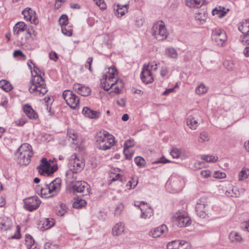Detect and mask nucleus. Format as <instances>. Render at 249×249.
<instances>
[{
    "mask_svg": "<svg viewBox=\"0 0 249 249\" xmlns=\"http://www.w3.org/2000/svg\"><path fill=\"white\" fill-rule=\"evenodd\" d=\"M34 67V71L31 72L32 78L29 91L30 93L36 95L42 96L47 93L48 89L44 79L41 75V71L35 65Z\"/></svg>",
    "mask_w": 249,
    "mask_h": 249,
    "instance_id": "1",
    "label": "nucleus"
},
{
    "mask_svg": "<svg viewBox=\"0 0 249 249\" xmlns=\"http://www.w3.org/2000/svg\"><path fill=\"white\" fill-rule=\"evenodd\" d=\"M70 170L66 173V176L69 182H72L76 177L72 176V178H71L72 174H77L81 171L85 166V160L81 156H79L76 153L73 154L69 160Z\"/></svg>",
    "mask_w": 249,
    "mask_h": 249,
    "instance_id": "2",
    "label": "nucleus"
},
{
    "mask_svg": "<svg viewBox=\"0 0 249 249\" xmlns=\"http://www.w3.org/2000/svg\"><path fill=\"white\" fill-rule=\"evenodd\" d=\"M15 155L19 164L27 165L30 162L33 155L32 146L28 143H23L17 150Z\"/></svg>",
    "mask_w": 249,
    "mask_h": 249,
    "instance_id": "3",
    "label": "nucleus"
},
{
    "mask_svg": "<svg viewBox=\"0 0 249 249\" xmlns=\"http://www.w3.org/2000/svg\"><path fill=\"white\" fill-rule=\"evenodd\" d=\"M96 140L97 147L103 150L110 149L115 143L114 136L106 131L98 133Z\"/></svg>",
    "mask_w": 249,
    "mask_h": 249,
    "instance_id": "4",
    "label": "nucleus"
},
{
    "mask_svg": "<svg viewBox=\"0 0 249 249\" xmlns=\"http://www.w3.org/2000/svg\"><path fill=\"white\" fill-rule=\"evenodd\" d=\"M61 180L57 178L41 189V194L45 197H53L56 195L61 188Z\"/></svg>",
    "mask_w": 249,
    "mask_h": 249,
    "instance_id": "5",
    "label": "nucleus"
},
{
    "mask_svg": "<svg viewBox=\"0 0 249 249\" xmlns=\"http://www.w3.org/2000/svg\"><path fill=\"white\" fill-rule=\"evenodd\" d=\"M185 183V179L182 176L173 174L170 178L167 186L168 189L171 188L172 193H176L183 189Z\"/></svg>",
    "mask_w": 249,
    "mask_h": 249,
    "instance_id": "6",
    "label": "nucleus"
},
{
    "mask_svg": "<svg viewBox=\"0 0 249 249\" xmlns=\"http://www.w3.org/2000/svg\"><path fill=\"white\" fill-rule=\"evenodd\" d=\"M152 35L159 41L166 39L168 33L164 22L160 21L155 23L152 28Z\"/></svg>",
    "mask_w": 249,
    "mask_h": 249,
    "instance_id": "7",
    "label": "nucleus"
},
{
    "mask_svg": "<svg viewBox=\"0 0 249 249\" xmlns=\"http://www.w3.org/2000/svg\"><path fill=\"white\" fill-rule=\"evenodd\" d=\"M173 220L179 227H185L191 223L190 218L184 212H178L173 216Z\"/></svg>",
    "mask_w": 249,
    "mask_h": 249,
    "instance_id": "8",
    "label": "nucleus"
},
{
    "mask_svg": "<svg viewBox=\"0 0 249 249\" xmlns=\"http://www.w3.org/2000/svg\"><path fill=\"white\" fill-rule=\"evenodd\" d=\"M62 96L68 105L73 109H75L79 105V98L71 90H65L63 92Z\"/></svg>",
    "mask_w": 249,
    "mask_h": 249,
    "instance_id": "9",
    "label": "nucleus"
},
{
    "mask_svg": "<svg viewBox=\"0 0 249 249\" xmlns=\"http://www.w3.org/2000/svg\"><path fill=\"white\" fill-rule=\"evenodd\" d=\"M38 172L41 175L49 176L54 173L56 170V167L51 166V164L49 162L46 158H43L37 167Z\"/></svg>",
    "mask_w": 249,
    "mask_h": 249,
    "instance_id": "10",
    "label": "nucleus"
},
{
    "mask_svg": "<svg viewBox=\"0 0 249 249\" xmlns=\"http://www.w3.org/2000/svg\"><path fill=\"white\" fill-rule=\"evenodd\" d=\"M208 201L205 197L200 198L196 205V212L200 217L204 218L207 215Z\"/></svg>",
    "mask_w": 249,
    "mask_h": 249,
    "instance_id": "11",
    "label": "nucleus"
},
{
    "mask_svg": "<svg viewBox=\"0 0 249 249\" xmlns=\"http://www.w3.org/2000/svg\"><path fill=\"white\" fill-rule=\"evenodd\" d=\"M212 37L213 40L219 46L223 45L227 39L225 31L219 28H216L213 30Z\"/></svg>",
    "mask_w": 249,
    "mask_h": 249,
    "instance_id": "12",
    "label": "nucleus"
},
{
    "mask_svg": "<svg viewBox=\"0 0 249 249\" xmlns=\"http://www.w3.org/2000/svg\"><path fill=\"white\" fill-rule=\"evenodd\" d=\"M72 189L74 192L87 196L89 193L90 186L84 181H77L72 184Z\"/></svg>",
    "mask_w": 249,
    "mask_h": 249,
    "instance_id": "13",
    "label": "nucleus"
},
{
    "mask_svg": "<svg viewBox=\"0 0 249 249\" xmlns=\"http://www.w3.org/2000/svg\"><path fill=\"white\" fill-rule=\"evenodd\" d=\"M41 201L37 196H34L24 200V208L28 211H33L39 207Z\"/></svg>",
    "mask_w": 249,
    "mask_h": 249,
    "instance_id": "14",
    "label": "nucleus"
},
{
    "mask_svg": "<svg viewBox=\"0 0 249 249\" xmlns=\"http://www.w3.org/2000/svg\"><path fill=\"white\" fill-rule=\"evenodd\" d=\"M22 15L24 16V18L29 21L31 23L36 25L38 20L36 16V12L31 8H26L22 12Z\"/></svg>",
    "mask_w": 249,
    "mask_h": 249,
    "instance_id": "15",
    "label": "nucleus"
},
{
    "mask_svg": "<svg viewBox=\"0 0 249 249\" xmlns=\"http://www.w3.org/2000/svg\"><path fill=\"white\" fill-rule=\"evenodd\" d=\"M168 231L167 226L163 224L157 228H154L149 232V235L153 238H158L165 234Z\"/></svg>",
    "mask_w": 249,
    "mask_h": 249,
    "instance_id": "16",
    "label": "nucleus"
},
{
    "mask_svg": "<svg viewBox=\"0 0 249 249\" xmlns=\"http://www.w3.org/2000/svg\"><path fill=\"white\" fill-rule=\"evenodd\" d=\"M141 78L142 81L146 84L151 83L153 81V77L151 71L149 69L146 67V64H144L143 66L141 74Z\"/></svg>",
    "mask_w": 249,
    "mask_h": 249,
    "instance_id": "17",
    "label": "nucleus"
},
{
    "mask_svg": "<svg viewBox=\"0 0 249 249\" xmlns=\"http://www.w3.org/2000/svg\"><path fill=\"white\" fill-rule=\"evenodd\" d=\"M223 193L225 195L229 197H238L240 195V193L238 189L232 185L228 184L223 189Z\"/></svg>",
    "mask_w": 249,
    "mask_h": 249,
    "instance_id": "18",
    "label": "nucleus"
},
{
    "mask_svg": "<svg viewBox=\"0 0 249 249\" xmlns=\"http://www.w3.org/2000/svg\"><path fill=\"white\" fill-rule=\"evenodd\" d=\"M73 89L75 91L83 96L89 95L91 92L89 87L78 83L74 84Z\"/></svg>",
    "mask_w": 249,
    "mask_h": 249,
    "instance_id": "19",
    "label": "nucleus"
},
{
    "mask_svg": "<svg viewBox=\"0 0 249 249\" xmlns=\"http://www.w3.org/2000/svg\"><path fill=\"white\" fill-rule=\"evenodd\" d=\"M114 80L112 77L105 76L101 81V86L105 90L108 91L115 85Z\"/></svg>",
    "mask_w": 249,
    "mask_h": 249,
    "instance_id": "20",
    "label": "nucleus"
},
{
    "mask_svg": "<svg viewBox=\"0 0 249 249\" xmlns=\"http://www.w3.org/2000/svg\"><path fill=\"white\" fill-rule=\"evenodd\" d=\"M13 227V222L11 219L3 217L0 218V229L1 231H7Z\"/></svg>",
    "mask_w": 249,
    "mask_h": 249,
    "instance_id": "21",
    "label": "nucleus"
},
{
    "mask_svg": "<svg viewBox=\"0 0 249 249\" xmlns=\"http://www.w3.org/2000/svg\"><path fill=\"white\" fill-rule=\"evenodd\" d=\"M82 113L86 117L91 119L98 118L100 116L99 112L91 110L87 107L83 108Z\"/></svg>",
    "mask_w": 249,
    "mask_h": 249,
    "instance_id": "22",
    "label": "nucleus"
},
{
    "mask_svg": "<svg viewBox=\"0 0 249 249\" xmlns=\"http://www.w3.org/2000/svg\"><path fill=\"white\" fill-rule=\"evenodd\" d=\"M23 111L26 115L30 119H36L38 115L31 106L25 105L23 106Z\"/></svg>",
    "mask_w": 249,
    "mask_h": 249,
    "instance_id": "23",
    "label": "nucleus"
},
{
    "mask_svg": "<svg viewBox=\"0 0 249 249\" xmlns=\"http://www.w3.org/2000/svg\"><path fill=\"white\" fill-rule=\"evenodd\" d=\"M128 6V4H125L124 5H122L120 4H117L116 6H115L114 11L115 14L118 17H121L126 13L127 12V7Z\"/></svg>",
    "mask_w": 249,
    "mask_h": 249,
    "instance_id": "24",
    "label": "nucleus"
},
{
    "mask_svg": "<svg viewBox=\"0 0 249 249\" xmlns=\"http://www.w3.org/2000/svg\"><path fill=\"white\" fill-rule=\"evenodd\" d=\"M229 239L233 243H240L244 241L241 235L235 231H232L230 233Z\"/></svg>",
    "mask_w": 249,
    "mask_h": 249,
    "instance_id": "25",
    "label": "nucleus"
},
{
    "mask_svg": "<svg viewBox=\"0 0 249 249\" xmlns=\"http://www.w3.org/2000/svg\"><path fill=\"white\" fill-rule=\"evenodd\" d=\"M124 232V224L122 222L117 223L112 228V232L113 235L114 236L120 235Z\"/></svg>",
    "mask_w": 249,
    "mask_h": 249,
    "instance_id": "26",
    "label": "nucleus"
},
{
    "mask_svg": "<svg viewBox=\"0 0 249 249\" xmlns=\"http://www.w3.org/2000/svg\"><path fill=\"white\" fill-rule=\"evenodd\" d=\"M26 29V25L24 22L20 21L15 24L13 28L14 34L15 35L18 36L21 33L24 32Z\"/></svg>",
    "mask_w": 249,
    "mask_h": 249,
    "instance_id": "27",
    "label": "nucleus"
},
{
    "mask_svg": "<svg viewBox=\"0 0 249 249\" xmlns=\"http://www.w3.org/2000/svg\"><path fill=\"white\" fill-rule=\"evenodd\" d=\"M238 30L243 35L249 33V19H246L239 24Z\"/></svg>",
    "mask_w": 249,
    "mask_h": 249,
    "instance_id": "28",
    "label": "nucleus"
},
{
    "mask_svg": "<svg viewBox=\"0 0 249 249\" xmlns=\"http://www.w3.org/2000/svg\"><path fill=\"white\" fill-rule=\"evenodd\" d=\"M140 210L142 213L141 215L142 218H149L153 215V210L150 207L147 206V208L146 209L141 208Z\"/></svg>",
    "mask_w": 249,
    "mask_h": 249,
    "instance_id": "29",
    "label": "nucleus"
},
{
    "mask_svg": "<svg viewBox=\"0 0 249 249\" xmlns=\"http://www.w3.org/2000/svg\"><path fill=\"white\" fill-rule=\"evenodd\" d=\"M195 20L199 24H203L206 22L207 18V14L205 12H198L196 14Z\"/></svg>",
    "mask_w": 249,
    "mask_h": 249,
    "instance_id": "30",
    "label": "nucleus"
},
{
    "mask_svg": "<svg viewBox=\"0 0 249 249\" xmlns=\"http://www.w3.org/2000/svg\"><path fill=\"white\" fill-rule=\"evenodd\" d=\"M225 10V8L223 7L219 6L216 7L213 10L212 14L213 15H217L219 18H221L225 16L227 11L229 10L228 9L226 11Z\"/></svg>",
    "mask_w": 249,
    "mask_h": 249,
    "instance_id": "31",
    "label": "nucleus"
},
{
    "mask_svg": "<svg viewBox=\"0 0 249 249\" xmlns=\"http://www.w3.org/2000/svg\"><path fill=\"white\" fill-rule=\"evenodd\" d=\"M186 4L190 8H199L203 4V0H186Z\"/></svg>",
    "mask_w": 249,
    "mask_h": 249,
    "instance_id": "32",
    "label": "nucleus"
},
{
    "mask_svg": "<svg viewBox=\"0 0 249 249\" xmlns=\"http://www.w3.org/2000/svg\"><path fill=\"white\" fill-rule=\"evenodd\" d=\"M187 125L193 130H195L198 126L197 121L192 116H189L187 118Z\"/></svg>",
    "mask_w": 249,
    "mask_h": 249,
    "instance_id": "33",
    "label": "nucleus"
},
{
    "mask_svg": "<svg viewBox=\"0 0 249 249\" xmlns=\"http://www.w3.org/2000/svg\"><path fill=\"white\" fill-rule=\"evenodd\" d=\"M0 88L6 92L11 91L13 89V87L10 82L6 80L0 81Z\"/></svg>",
    "mask_w": 249,
    "mask_h": 249,
    "instance_id": "34",
    "label": "nucleus"
},
{
    "mask_svg": "<svg viewBox=\"0 0 249 249\" xmlns=\"http://www.w3.org/2000/svg\"><path fill=\"white\" fill-rule=\"evenodd\" d=\"M67 212V208L64 203L60 204L56 210V214L58 216H62Z\"/></svg>",
    "mask_w": 249,
    "mask_h": 249,
    "instance_id": "35",
    "label": "nucleus"
},
{
    "mask_svg": "<svg viewBox=\"0 0 249 249\" xmlns=\"http://www.w3.org/2000/svg\"><path fill=\"white\" fill-rule=\"evenodd\" d=\"M25 244L28 249H34L35 247V241L30 235H26Z\"/></svg>",
    "mask_w": 249,
    "mask_h": 249,
    "instance_id": "36",
    "label": "nucleus"
},
{
    "mask_svg": "<svg viewBox=\"0 0 249 249\" xmlns=\"http://www.w3.org/2000/svg\"><path fill=\"white\" fill-rule=\"evenodd\" d=\"M166 54L170 58H177L178 56L177 51L174 48H168L165 50Z\"/></svg>",
    "mask_w": 249,
    "mask_h": 249,
    "instance_id": "37",
    "label": "nucleus"
},
{
    "mask_svg": "<svg viewBox=\"0 0 249 249\" xmlns=\"http://www.w3.org/2000/svg\"><path fill=\"white\" fill-rule=\"evenodd\" d=\"M182 149L177 147H173L170 153L173 158L177 159L181 156Z\"/></svg>",
    "mask_w": 249,
    "mask_h": 249,
    "instance_id": "38",
    "label": "nucleus"
},
{
    "mask_svg": "<svg viewBox=\"0 0 249 249\" xmlns=\"http://www.w3.org/2000/svg\"><path fill=\"white\" fill-rule=\"evenodd\" d=\"M118 72L116 69L114 67H111L108 68L107 73L105 75L109 77H112L113 79H117Z\"/></svg>",
    "mask_w": 249,
    "mask_h": 249,
    "instance_id": "39",
    "label": "nucleus"
},
{
    "mask_svg": "<svg viewBox=\"0 0 249 249\" xmlns=\"http://www.w3.org/2000/svg\"><path fill=\"white\" fill-rule=\"evenodd\" d=\"M249 177V170L243 168L238 175L239 180L242 181L247 178Z\"/></svg>",
    "mask_w": 249,
    "mask_h": 249,
    "instance_id": "40",
    "label": "nucleus"
},
{
    "mask_svg": "<svg viewBox=\"0 0 249 249\" xmlns=\"http://www.w3.org/2000/svg\"><path fill=\"white\" fill-rule=\"evenodd\" d=\"M208 90V88L204 84L199 85L196 89V93L198 95H202L205 93Z\"/></svg>",
    "mask_w": 249,
    "mask_h": 249,
    "instance_id": "41",
    "label": "nucleus"
},
{
    "mask_svg": "<svg viewBox=\"0 0 249 249\" xmlns=\"http://www.w3.org/2000/svg\"><path fill=\"white\" fill-rule=\"evenodd\" d=\"M136 165L140 168L144 167L146 162L144 159L140 156L136 157L134 159Z\"/></svg>",
    "mask_w": 249,
    "mask_h": 249,
    "instance_id": "42",
    "label": "nucleus"
},
{
    "mask_svg": "<svg viewBox=\"0 0 249 249\" xmlns=\"http://www.w3.org/2000/svg\"><path fill=\"white\" fill-rule=\"evenodd\" d=\"M86 204V201L82 199L77 198L73 203V207L74 208L78 209L80 208Z\"/></svg>",
    "mask_w": 249,
    "mask_h": 249,
    "instance_id": "43",
    "label": "nucleus"
},
{
    "mask_svg": "<svg viewBox=\"0 0 249 249\" xmlns=\"http://www.w3.org/2000/svg\"><path fill=\"white\" fill-rule=\"evenodd\" d=\"M202 159L207 162H214L218 160V157L212 155H204L202 156Z\"/></svg>",
    "mask_w": 249,
    "mask_h": 249,
    "instance_id": "44",
    "label": "nucleus"
},
{
    "mask_svg": "<svg viewBox=\"0 0 249 249\" xmlns=\"http://www.w3.org/2000/svg\"><path fill=\"white\" fill-rule=\"evenodd\" d=\"M179 240H174L169 242L167 245V249H178Z\"/></svg>",
    "mask_w": 249,
    "mask_h": 249,
    "instance_id": "45",
    "label": "nucleus"
},
{
    "mask_svg": "<svg viewBox=\"0 0 249 249\" xmlns=\"http://www.w3.org/2000/svg\"><path fill=\"white\" fill-rule=\"evenodd\" d=\"M61 31L62 33L65 36H70L72 35V30L68 26H62Z\"/></svg>",
    "mask_w": 249,
    "mask_h": 249,
    "instance_id": "46",
    "label": "nucleus"
},
{
    "mask_svg": "<svg viewBox=\"0 0 249 249\" xmlns=\"http://www.w3.org/2000/svg\"><path fill=\"white\" fill-rule=\"evenodd\" d=\"M54 220L53 219L46 218L44 221L43 225L46 229H49L54 225Z\"/></svg>",
    "mask_w": 249,
    "mask_h": 249,
    "instance_id": "47",
    "label": "nucleus"
},
{
    "mask_svg": "<svg viewBox=\"0 0 249 249\" xmlns=\"http://www.w3.org/2000/svg\"><path fill=\"white\" fill-rule=\"evenodd\" d=\"M180 243L178 246V249H191V246L189 243L181 240L179 241Z\"/></svg>",
    "mask_w": 249,
    "mask_h": 249,
    "instance_id": "48",
    "label": "nucleus"
},
{
    "mask_svg": "<svg viewBox=\"0 0 249 249\" xmlns=\"http://www.w3.org/2000/svg\"><path fill=\"white\" fill-rule=\"evenodd\" d=\"M138 182V179L135 178H131L127 183V186L129 187V189L134 188L137 185Z\"/></svg>",
    "mask_w": 249,
    "mask_h": 249,
    "instance_id": "49",
    "label": "nucleus"
},
{
    "mask_svg": "<svg viewBox=\"0 0 249 249\" xmlns=\"http://www.w3.org/2000/svg\"><path fill=\"white\" fill-rule=\"evenodd\" d=\"M59 24L61 27L62 26H67L68 23V18L67 15H62L59 19Z\"/></svg>",
    "mask_w": 249,
    "mask_h": 249,
    "instance_id": "50",
    "label": "nucleus"
},
{
    "mask_svg": "<svg viewBox=\"0 0 249 249\" xmlns=\"http://www.w3.org/2000/svg\"><path fill=\"white\" fill-rule=\"evenodd\" d=\"M209 140L208 134L206 132H203L200 133V137H199V142H207Z\"/></svg>",
    "mask_w": 249,
    "mask_h": 249,
    "instance_id": "51",
    "label": "nucleus"
},
{
    "mask_svg": "<svg viewBox=\"0 0 249 249\" xmlns=\"http://www.w3.org/2000/svg\"><path fill=\"white\" fill-rule=\"evenodd\" d=\"M240 40L243 44L249 45V33L241 36Z\"/></svg>",
    "mask_w": 249,
    "mask_h": 249,
    "instance_id": "52",
    "label": "nucleus"
},
{
    "mask_svg": "<svg viewBox=\"0 0 249 249\" xmlns=\"http://www.w3.org/2000/svg\"><path fill=\"white\" fill-rule=\"evenodd\" d=\"M124 205L122 203L119 204L115 208L114 215L116 216H119L124 209Z\"/></svg>",
    "mask_w": 249,
    "mask_h": 249,
    "instance_id": "53",
    "label": "nucleus"
},
{
    "mask_svg": "<svg viewBox=\"0 0 249 249\" xmlns=\"http://www.w3.org/2000/svg\"><path fill=\"white\" fill-rule=\"evenodd\" d=\"M20 227L18 225L16 226V231L14 235H12L10 238L11 239H19L21 237V235L20 233Z\"/></svg>",
    "mask_w": 249,
    "mask_h": 249,
    "instance_id": "54",
    "label": "nucleus"
},
{
    "mask_svg": "<svg viewBox=\"0 0 249 249\" xmlns=\"http://www.w3.org/2000/svg\"><path fill=\"white\" fill-rule=\"evenodd\" d=\"M67 135L68 137L71 138L72 141H75L77 138V134L72 129L68 130Z\"/></svg>",
    "mask_w": 249,
    "mask_h": 249,
    "instance_id": "55",
    "label": "nucleus"
},
{
    "mask_svg": "<svg viewBox=\"0 0 249 249\" xmlns=\"http://www.w3.org/2000/svg\"><path fill=\"white\" fill-rule=\"evenodd\" d=\"M159 63L155 62H150L147 65H146V67L149 69V70L153 71H156L157 69V66Z\"/></svg>",
    "mask_w": 249,
    "mask_h": 249,
    "instance_id": "56",
    "label": "nucleus"
},
{
    "mask_svg": "<svg viewBox=\"0 0 249 249\" xmlns=\"http://www.w3.org/2000/svg\"><path fill=\"white\" fill-rule=\"evenodd\" d=\"M135 144V142L133 140H127L125 141L124 144V148L129 149V148L133 147Z\"/></svg>",
    "mask_w": 249,
    "mask_h": 249,
    "instance_id": "57",
    "label": "nucleus"
},
{
    "mask_svg": "<svg viewBox=\"0 0 249 249\" xmlns=\"http://www.w3.org/2000/svg\"><path fill=\"white\" fill-rule=\"evenodd\" d=\"M97 5H98L101 9L106 8V4L104 0H93Z\"/></svg>",
    "mask_w": 249,
    "mask_h": 249,
    "instance_id": "58",
    "label": "nucleus"
},
{
    "mask_svg": "<svg viewBox=\"0 0 249 249\" xmlns=\"http://www.w3.org/2000/svg\"><path fill=\"white\" fill-rule=\"evenodd\" d=\"M93 58L91 57H89L87 60L86 63L85 65V68L88 69L90 71H92L91 65L92 62Z\"/></svg>",
    "mask_w": 249,
    "mask_h": 249,
    "instance_id": "59",
    "label": "nucleus"
},
{
    "mask_svg": "<svg viewBox=\"0 0 249 249\" xmlns=\"http://www.w3.org/2000/svg\"><path fill=\"white\" fill-rule=\"evenodd\" d=\"M124 153L125 155V158L127 160H130L133 156V153L130 152L129 149L124 148Z\"/></svg>",
    "mask_w": 249,
    "mask_h": 249,
    "instance_id": "60",
    "label": "nucleus"
},
{
    "mask_svg": "<svg viewBox=\"0 0 249 249\" xmlns=\"http://www.w3.org/2000/svg\"><path fill=\"white\" fill-rule=\"evenodd\" d=\"M200 174L203 178H208L211 177V172L209 170H202Z\"/></svg>",
    "mask_w": 249,
    "mask_h": 249,
    "instance_id": "61",
    "label": "nucleus"
},
{
    "mask_svg": "<svg viewBox=\"0 0 249 249\" xmlns=\"http://www.w3.org/2000/svg\"><path fill=\"white\" fill-rule=\"evenodd\" d=\"M13 55L14 57L21 56L23 58H25L26 57L25 55L24 54L22 51L19 50H16L15 51H14L13 53Z\"/></svg>",
    "mask_w": 249,
    "mask_h": 249,
    "instance_id": "62",
    "label": "nucleus"
},
{
    "mask_svg": "<svg viewBox=\"0 0 249 249\" xmlns=\"http://www.w3.org/2000/svg\"><path fill=\"white\" fill-rule=\"evenodd\" d=\"M144 23V19L141 18H138L135 21V25L138 27H141L142 26Z\"/></svg>",
    "mask_w": 249,
    "mask_h": 249,
    "instance_id": "63",
    "label": "nucleus"
},
{
    "mask_svg": "<svg viewBox=\"0 0 249 249\" xmlns=\"http://www.w3.org/2000/svg\"><path fill=\"white\" fill-rule=\"evenodd\" d=\"M57 247L49 243L44 245V249H55Z\"/></svg>",
    "mask_w": 249,
    "mask_h": 249,
    "instance_id": "64",
    "label": "nucleus"
}]
</instances>
